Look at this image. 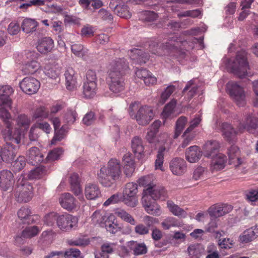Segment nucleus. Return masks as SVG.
<instances>
[{"instance_id":"51","label":"nucleus","mask_w":258,"mask_h":258,"mask_svg":"<svg viewBox=\"0 0 258 258\" xmlns=\"http://www.w3.org/2000/svg\"><path fill=\"white\" fill-rule=\"evenodd\" d=\"M46 173L45 168L44 166H38L33 170H31L28 174L30 179H39Z\"/></svg>"},{"instance_id":"49","label":"nucleus","mask_w":258,"mask_h":258,"mask_svg":"<svg viewBox=\"0 0 258 258\" xmlns=\"http://www.w3.org/2000/svg\"><path fill=\"white\" fill-rule=\"evenodd\" d=\"M190 89L187 92L188 99L190 100L196 94L198 87L197 85H194V81L191 80L187 83L186 86L182 91V93L185 94L186 92Z\"/></svg>"},{"instance_id":"47","label":"nucleus","mask_w":258,"mask_h":258,"mask_svg":"<svg viewBox=\"0 0 258 258\" xmlns=\"http://www.w3.org/2000/svg\"><path fill=\"white\" fill-rule=\"evenodd\" d=\"M158 17V14L153 11H143L140 14V19L146 22H153L156 20Z\"/></svg>"},{"instance_id":"20","label":"nucleus","mask_w":258,"mask_h":258,"mask_svg":"<svg viewBox=\"0 0 258 258\" xmlns=\"http://www.w3.org/2000/svg\"><path fill=\"white\" fill-rule=\"evenodd\" d=\"M53 47V40L49 37H45L39 39L36 45L37 50L43 54L50 52Z\"/></svg>"},{"instance_id":"42","label":"nucleus","mask_w":258,"mask_h":258,"mask_svg":"<svg viewBox=\"0 0 258 258\" xmlns=\"http://www.w3.org/2000/svg\"><path fill=\"white\" fill-rule=\"evenodd\" d=\"M165 150L166 148L164 146H161L159 148L155 163V170L160 169L161 171H164L163 164L164 161V157Z\"/></svg>"},{"instance_id":"40","label":"nucleus","mask_w":258,"mask_h":258,"mask_svg":"<svg viewBox=\"0 0 258 258\" xmlns=\"http://www.w3.org/2000/svg\"><path fill=\"white\" fill-rule=\"evenodd\" d=\"M142 203L143 207L145 209L149 208V210H159L155 200L147 193H143Z\"/></svg>"},{"instance_id":"7","label":"nucleus","mask_w":258,"mask_h":258,"mask_svg":"<svg viewBox=\"0 0 258 258\" xmlns=\"http://www.w3.org/2000/svg\"><path fill=\"white\" fill-rule=\"evenodd\" d=\"M17 185L15 196L17 202L26 203L30 201L33 197L32 186L22 175L17 180Z\"/></svg>"},{"instance_id":"16","label":"nucleus","mask_w":258,"mask_h":258,"mask_svg":"<svg viewBox=\"0 0 258 258\" xmlns=\"http://www.w3.org/2000/svg\"><path fill=\"white\" fill-rule=\"evenodd\" d=\"M227 157L222 153L213 156L210 163V169L212 172L223 169L227 162Z\"/></svg>"},{"instance_id":"26","label":"nucleus","mask_w":258,"mask_h":258,"mask_svg":"<svg viewBox=\"0 0 258 258\" xmlns=\"http://www.w3.org/2000/svg\"><path fill=\"white\" fill-rule=\"evenodd\" d=\"M61 207L66 210H73L76 208V201L74 197L70 193L62 194L59 199Z\"/></svg>"},{"instance_id":"27","label":"nucleus","mask_w":258,"mask_h":258,"mask_svg":"<svg viewBox=\"0 0 258 258\" xmlns=\"http://www.w3.org/2000/svg\"><path fill=\"white\" fill-rule=\"evenodd\" d=\"M70 182L72 191L76 196H81V197H79V199L81 201L83 200L84 197L82 195V190L80 185V180L79 175L75 173L71 174L70 178Z\"/></svg>"},{"instance_id":"41","label":"nucleus","mask_w":258,"mask_h":258,"mask_svg":"<svg viewBox=\"0 0 258 258\" xmlns=\"http://www.w3.org/2000/svg\"><path fill=\"white\" fill-rule=\"evenodd\" d=\"M72 52L77 56L81 57L84 60L88 57V49L84 48L81 44H74L71 46Z\"/></svg>"},{"instance_id":"44","label":"nucleus","mask_w":258,"mask_h":258,"mask_svg":"<svg viewBox=\"0 0 258 258\" xmlns=\"http://www.w3.org/2000/svg\"><path fill=\"white\" fill-rule=\"evenodd\" d=\"M44 73L50 78L56 79L60 74V69L55 66L47 64L44 68Z\"/></svg>"},{"instance_id":"46","label":"nucleus","mask_w":258,"mask_h":258,"mask_svg":"<svg viewBox=\"0 0 258 258\" xmlns=\"http://www.w3.org/2000/svg\"><path fill=\"white\" fill-rule=\"evenodd\" d=\"M187 122V118L183 116H180L177 119L176 122L175 134L174 135V139L177 138L181 134Z\"/></svg>"},{"instance_id":"52","label":"nucleus","mask_w":258,"mask_h":258,"mask_svg":"<svg viewBox=\"0 0 258 258\" xmlns=\"http://www.w3.org/2000/svg\"><path fill=\"white\" fill-rule=\"evenodd\" d=\"M138 183L140 186H144L145 188L153 187L155 185L152 175H147L140 178L138 180Z\"/></svg>"},{"instance_id":"24","label":"nucleus","mask_w":258,"mask_h":258,"mask_svg":"<svg viewBox=\"0 0 258 258\" xmlns=\"http://www.w3.org/2000/svg\"><path fill=\"white\" fill-rule=\"evenodd\" d=\"M202 155V152L197 146H190L185 151V158L190 163L198 162Z\"/></svg>"},{"instance_id":"8","label":"nucleus","mask_w":258,"mask_h":258,"mask_svg":"<svg viewBox=\"0 0 258 258\" xmlns=\"http://www.w3.org/2000/svg\"><path fill=\"white\" fill-rule=\"evenodd\" d=\"M138 186L136 183L128 182L126 184L123 192V202L128 207L134 208L138 204L137 194Z\"/></svg>"},{"instance_id":"18","label":"nucleus","mask_w":258,"mask_h":258,"mask_svg":"<svg viewBox=\"0 0 258 258\" xmlns=\"http://www.w3.org/2000/svg\"><path fill=\"white\" fill-rule=\"evenodd\" d=\"M144 193L148 194L155 201L158 199L164 200L167 197V192L164 187L156 184L153 187L145 188Z\"/></svg>"},{"instance_id":"15","label":"nucleus","mask_w":258,"mask_h":258,"mask_svg":"<svg viewBox=\"0 0 258 258\" xmlns=\"http://www.w3.org/2000/svg\"><path fill=\"white\" fill-rule=\"evenodd\" d=\"M13 93V88L9 85L0 87V106H5L12 108V100L10 96Z\"/></svg>"},{"instance_id":"9","label":"nucleus","mask_w":258,"mask_h":258,"mask_svg":"<svg viewBox=\"0 0 258 258\" xmlns=\"http://www.w3.org/2000/svg\"><path fill=\"white\" fill-rule=\"evenodd\" d=\"M227 88L230 97L236 102L237 105H244L245 94L243 88L236 83L229 82L227 85Z\"/></svg>"},{"instance_id":"2","label":"nucleus","mask_w":258,"mask_h":258,"mask_svg":"<svg viewBox=\"0 0 258 258\" xmlns=\"http://www.w3.org/2000/svg\"><path fill=\"white\" fill-rule=\"evenodd\" d=\"M128 69V63L124 58H115L112 60L108 66V76L106 82L111 91L118 93L125 88L123 76Z\"/></svg>"},{"instance_id":"36","label":"nucleus","mask_w":258,"mask_h":258,"mask_svg":"<svg viewBox=\"0 0 258 258\" xmlns=\"http://www.w3.org/2000/svg\"><path fill=\"white\" fill-rule=\"evenodd\" d=\"M107 231L111 233H115L120 229L119 225L117 223L116 218L113 214H110L105 220L104 225H103Z\"/></svg>"},{"instance_id":"50","label":"nucleus","mask_w":258,"mask_h":258,"mask_svg":"<svg viewBox=\"0 0 258 258\" xmlns=\"http://www.w3.org/2000/svg\"><path fill=\"white\" fill-rule=\"evenodd\" d=\"M190 89L187 92L188 99L190 100L196 94L198 87L197 85H194V81L191 80L187 83L186 86L182 91V93L185 94L186 92Z\"/></svg>"},{"instance_id":"39","label":"nucleus","mask_w":258,"mask_h":258,"mask_svg":"<svg viewBox=\"0 0 258 258\" xmlns=\"http://www.w3.org/2000/svg\"><path fill=\"white\" fill-rule=\"evenodd\" d=\"M83 89V93L86 98H93L96 94L97 84L84 82Z\"/></svg>"},{"instance_id":"64","label":"nucleus","mask_w":258,"mask_h":258,"mask_svg":"<svg viewBox=\"0 0 258 258\" xmlns=\"http://www.w3.org/2000/svg\"><path fill=\"white\" fill-rule=\"evenodd\" d=\"M98 17L102 20L111 22L113 20L112 15L107 10L101 9L98 11Z\"/></svg>"},{"instance_id":"1","label":"nucleus","mask_w":258,"mask_h":258,"mask_svg":"<svg viewBox=\"0 0 258 258\" xmlns=\"http://www.w3.org/2000/svg\"><path fill=\"white\" fill-rule=\"evenodd\" d=\"M197 41L196 38L184 39L174 34L169 36L167 41L162 46H159L156 40L150 41L149 44V51L157 55L174 53L176 56L183 58L185 57L186 52L195 47Z\"/></svg>"},{"instance_id":"17","label":"nucleus","mask_w":258,"mask_h":258,"mask_svg":"<svg viewBox=\"0 0 258 258\" xmlns=\"http://www.w3.org/2000/svg\"><path fill=\"white\" fill-rule=\"evenodd\" d=\"M169 168L173 174L181 175L186 171V162L181 158H174L170 161Z\"/></svg>"},{"instance_id":"53","label":"nucleus","mask_w":258,"mask_h":258,"mask_svg":"<svg viewBox=\"0 0 258 258\" xmlns=\"http://www.w3.org/2000/svg\"><path fill=\"white\" fill-rule=\"evenodd\" d=\"M49 110L44 106L37 108L34 112L33 117L35 119L46 118L48 116Z\"/></svg>"},{"instance_id":"14","label":"nucleus","mask_w":258,"mask_h":258,"mask_svg":"<svg viewBox=\"0 0 258 258\" xmlns=\"http://www.w3.org/2000/svg\"><path fill=\"white\" fill-rule=\"evenodd\" d=\"M14 175L12 172L8 170L0 171V187L7 191L11 189L14 184Z\"/></svg>"},{"instance_id":"38","label":"nucleus","mask_w":258,"mask_h":258,"mask_svg":"<svg viewBox=\"0 0 258 258\" xmlns=\"http://www.w3.org/2000/svg\"><path fill=\"white\" fill-rule=\"evenodd\" d=\"M18 216L22 222L26 224H31L35 223L38 220L36 215H30L28 211H18Z\"/></svg>"},{"instance_id":"25","label":"nucleus","mask_w":258,"mask_h":258,"mask_svg":"<svg viewBox=\"0 0 258 258\" xmlns=\"http://www.w3.org/2000/svg\"><path fill=\"white\" fill-rule=\"evenodd\" d=\"M220 144L218 141H208L203 147V154L205 157L209 158L218 152Z\"/></svg>"},{"instance_id":"3","label":"nucleus","mask_w":258,"mask_h":258,"mask_svg":"<svg viewBox=\"0 0 258 258\" xmlns=\"http://www.w3.org/2000/svg\"><path fill=\"white\" fill-rule=\"evenodd\" d=\"M245 131L255 135H258L257 120L252 114L244 115L237 126V131L229 123L224 122L222 124L224 138L230 143H233L237 135L243 133Z\"/></svg>"},{"instance_id":"33","label":"nucleus","mask_w":258,"mask_h":258,"mask_svg":"<svg viewBox=\"0 0 258 258\" xmlns=\"http://www.w3.org/2000/svg\"><path fill=\"white\" fill-rule=\"evenodd\" d=\"M27 157L33 165L40 164L44 160L43 155L40 150L35 147H32L29 150Z\"/></svg>"},{"instance_id":"61","label":"nucleus","mask_w":258,"mask_h":258,"mask_svg":"<svg viewBox=\"0 0 258 258\" xmlns=\"http://www.w3.org/2000/svg\"><path fill=\"white\" fill-rule=\"evenodd\" d=\"M115 214L123 220L128 222L131 224H135L134 219L125 211H118Z\"/></svg>"},{"instance_id":"13","label":"nucleus","mask_w":258,"mask_h":258,"mask_svg":"<svg viewBox=\"0 0 258 258\" xmlns=\"http://www.w3.org/2000/svg\"><path fill=\"white\" fill-rule=\"evenodd\" d=\"M78 218L71 215L59 216L57 219V225L64 231H68L76 227L78 224Z\"/></svg>"},{"instance_id":"54","label":"nucleus","mask_w":258,"mask_h":258,"mask_svg":"<svg viewBox=\"0 0 258 258\" xmlns=\"http://www.w3.org/2000/svg\"><path fill=\"white\" fill-rule=\"evenodd\" d=\"M63 153V150L62 148H55L49 152L46 157V160L50 162L58 160Z\"/></svg>"},{"instance_id":"11","label":"nucleus","mask_w":258,"mask_h":258,"mask_svg":"<svg viewBox=\"0 0 258 258\" xmlns=\"http://www.w3.org/2000/svg\"><path fill=\"white\" fill-rule=\"evenodd\" d=\"M20 87L24 92L32 95L37 92L40 87V83L35 78L27 77L20 83Z\"/></svg>"},{"instance_id":"55","label":"nucleus","mask_w":258,"mask_h":258,"mask_svg":"<svg viewBox=\"0 0 258 258\" xmlns=\"http://www.w3.org/2000/svg\"><path fill=\"white\" fill-rule=\"evenodd\" d=\"M77 112L75 110H68L64 116V122L69 125L73 124L77 117Z\"/></svg>"},{"instance_id":"5","label":"nucleus","mask_w":258,"mask_h":258,"mask_svg":"<svg viewBox=\"0 0 258 258\" xmlns=\"http://www.w3.org/2000/svg\"><path fill=\"white\" fill-rule=\"evenodd\" d=\"M247 55L245 50L238 51L231 66V72L239 78L244 77L247 74L249 65Z\"/></svg>"},{"instance_id":"30","label":"nucleus","mask_w":258,"mask_h":258,"mask_svg":"<svg viewBox=\"0 0 258 258\" xmlns=\"http://www.w3.org/2000/svg\"><path fill=\"white\" fill-rule=\"evenodd\" d=\"M39 26L38 22L33 19L25 18L21 23V28L26 34H32L35 32Z\"/></svg>"},{"instance_id":"21","label":"nucleus","mask_w":258,"mask_h":258,"mask_svg":"<svg viewBox=\"0 0 258 258\" xmlns=\"http://www.w3.org/2000/svg\"><path fill=\"white\" fill-rule=\"evenodd\" d=\"M136 75L138 78L143 80L145 85L147 86L154 85L157 83V78L145 69H137Z\"/></svg>"},{"instance_id":"29","label":"nucleus","mask_w":258,"mask_h":258,"mask_svg":"<svg viewBox=\"0 0 258 258\" xmlns=\"http://www.w3.org/2000/svg\"><path fill=\"white\" fill-rule=\"evenodd\" d=\"M229 164L234 167H238L241 164L242 161L239 157V148L234 145H232L228 150Z\"/></svg>"},{"instance_id":"6","label":"nucleus","mask_w":258,"mask_h":258,"mask_svg":"<svg viewBox=\"0 0 258 258\" xmlns=\"http://www.w3.org/2000/svg\"><path fill=\"white\" fill-rule=\"evenodd\" d=\"M0 118L3 120L6 125V128L4 130L3 134L6 140H12L16 144L21 142V133L17 131L13 133L12 123L11 122V115L8 110L4 107L0 108Z\"/></svg>"},{"instance_id":"10","label":"nucleus","mask_w":258,"mask_h":258,"mask_svg":"<svg viewBox=\"0 0 258 258\" xmlns=\"http://www.w3.org/2000/svg\"><path fill=\"white\" fill-rule=\"evenodd\" d=\"M154 113L151 107L145 105L141 106L135 114L134 118L139 124L146 125L153 119Z\"/></svg>"},{"instance_id":"23","label":"nucleus","mask_w":258,"mask_h":258,"mask_svg":"<svg viewBox=\"0 0 258 258\" xmlns=\"http://www.w3.org/2000/svg\"><path fill=\"white\" fill-rule=\"evenodd\" d=\"M128 54L132 60L141 64L145 63L149 58L148 53L137 48L130 50L128 51Z\"/></svg>"},{"instance_id":"63","label":"nucleus","mask_w":258,"mask_h":258,"mask_svg":"<svg viewBox=\"0 0 258 258\" xmlns=\"http://www.w3.org/2000/svg\"><path fill=\"white\" fill-rule=\"evenodd\" d=\"M161 225L164 229L168 230L172 227L176 226L177 223L173 217H168L161 223Z\"/></svg>"},{"instance_id":"4","label":"nucleus","mask_w":258,"mask_h":258,"mask_svg":"<svg viewBox=\"0 0 258 258\" xmlns=\"http://www.w3.org/2000/svg\"><path fill=\"white\" fill-rule=\"evenodd\" d=\"M121 175L120 161L116 159H110L106 166L102 167L98 173L100 183L106 187L110 186Z\"/></svg>"},{"instance_id":"34","label":"nucleus","mask_w":258,"mask_h":258,"mask_svg":"<svg viewBox=\"0 0 258 258\" xmlns=\"http://www.w3.org/2000/svg\"><path fill=\"white\" fill-rule=\"evenodd\" d=\"M109 7L113 10L115 14L121 18L128 19L131 17V13L129 11L128 7L125 5L119 4L114 7V4L111 2Z\"/></svg>"},{"instance_id":"37","label":"nucleus","mask_w":258,"mask_h":258,"mask_svg":"<svg viewBox=\"0 0 258 258\" xmlns=\"http://www.w3.org/2000/svg\"><path fill=\"white\" fill-rule=\"evenodd\" d=\"M39 232L40 230L36 226L27 227L22 231L20 236L16 237V240L18 241L21 238H31L37 235Z\"/></svg>"},{"instance_id":"60","label":"nucleus","mask_w":258,"mask_h":258,"mask_svg":"<svg viewBox=\"0 0 258 258\" xmlns=\"http://www.w3.org/2000/svg\"><path fill=\"white\" fill-rule=\"evenodd\" d=\"M175 87L174 85H170L168 86L164 91L162 93L161 96V101L163 103L169 98L171 95L175 91Z\"/></svg>"},{"instance_id":"32","label":"nucleus","mask_w":258,"mask_h":258,"mask_svg":"<svg viewBox=\"0 0 258 258\" xmlns=\"http://www.w3.org/2000/svg\"><path fill=\"white\" fill-rule=\"evenodd\" d=\"M258 236V227H252L244 231L239 237V241L242 243H247L254 240Z\"/></svg>"},{"instance_id":"58","label":"nucleus","mask_w":258,"mask_h":258,"mask_svg":"<svg viewBox=\"0 0 258 258\" xmlns=\"http://www.w3.org/2000/svg\"><path fill=\"white\" fill-rule=\"evenodd\" d=\"M202 15L201 11L199 9L189 10L178 14V17H190L193 18H199Z\"/></svg>"},{"instance_id":"28","label":"nucleus","mask_w":258,"mask_h":258,"mask_svg":"<svg viewBox=\"0 0 258 258\" xmlns=\"http://www.w3.org/2000/svg\"><path fill=\"white\" fill-rule=\"evenodd\" d=\"M85 196L88 200H92L101 196V191L98 185L95 183H89L85 188Z\"/></svg>"},{"instance_id":"57","label":"nucleus","mask_w":258,"mask_h":258,"mask_svg":"<svg viewBox=\"0 0 258 258\" xmlns=\"http://www.w3.org/2000/svg\"><path fill=\"white\" fill-rule=\"evenodd\" d=\"M26 161L24 156H19L14 162L13 167L16 171L21 170L26 165Z\"/></svg>"},{"instance_id":"59","label":"nucleus","mask_w":258,"mask_h":258,"mask_svg":"<svg viewBox=\"0 0 258 258\" xmlns=\"http://www.w3.org/2000/svg\"><path fill=\"white\" fill-rule=\"evenodd\" d=\"M65 258H79L81 256V251L77 248H71L63 252Z\"/></svg>"},{"instance_id":"12","label":"nucleus","mask_w":258,"mask_h":258,"mask_svg":"<svg viewBox=\"0 0 258 258\" xmlns=\"http://www.w3.org/2000/svg\"><path fill=\"white\" fill-rule=\"evenodd\" d=\"M25 57L28 59V60L25 62L22 67L23 73L25 75L34 74L40 68V63L34 59V53L32 52H25Z\"/></svg>"},{"instance_id":"45","label":"nucleus","mask_w":258,"mask_h":258,"mask_svg":"<svg viewBox=\"0 0 258 258\" xmlns=\"http://www.w3.org/2000/svg\"><path fill=\"white\" fill-rule=\"evenodd\" d=\"M176 103V100L173 99L165 105L162 113L164 118H168L173 113Z\"/></svg>"},{"instance_id":"48","label":"nucleus","mask_w":258,"mask_h":258,"mask_svg":"<svg viewBox=\"0 0 258 258\" xmlns=\"http://www.w3.org/2000/svg\"><path fill=\"white\" fill-rule=\"evenodd\" d=\"M68 128L67 125H63L60 130L55 131V134L51 141L52 145H55L57 142L61 141L66 136V132Z\"/></svg>"},{"instance_id":"62","label":"nucleus","mask_w":258,"mask_h":258,"mask_svg":"<svg viewBox=\"0 0 258 258\" xmlns=\"http://www.w3.org/2000/svg\"><path fill=\"white\" fill-rule=\"evenodd\" d=\"M134 243L135 246L133 249L135 255L143 254L147 252V247L144 243H137V242H134Z\"/></svg>"},{"instance_id":"35","label":"nucleus","mask_w":258,"mask_h":258,"mask_svg":"<svg viewBox=\"0 0 258 258\" xmlns=\"http://www.w3.org/2000/svg\"><path fill=\"white\" fill-rule=\"evenodd\" d=\"M66 88L69 90L74 89L77 83L75 72L72 68L68 67L64 73Z\"/></svg>"},{"instance_id":"43","label":"nucleus","mask_w":258,"mask_h":258,"mask_svg":"<svg viewBox=\"0 0 258 258\" xmlns=\"http://www.w3.org/2000/svg\"><path fill=\"white\" fill-rule=\"evenodd\" d=\"M109 215L104 211H95L92 216V218L95 222L98 223L100 226L103 227L105 220H107V216Z\"/></svg>"},{"instance_id":"22","label":"nucleus","mask_w":258,"mask_h":258,"mask_svg":"<svg viewBox=\"0 0 258 258\" xmlns=\"http://www.w3.org/2000/svg\"><path fill=\"white\" fill-rule=\"evenodd\" d=\"M131 147L137 158L141 159L144 157V146L143 140L140 137L136 136L133 138L131 142Z\"/></svg>"},{"instance_id":"56","label":"nucleus","mask_w":258,"mask_h":258,"mask_svg":"<svg viewBox=\"0 0 258 258\" xmlns=\"http://www.w3.org/2000/svg\"><path fill=\"white\" fill-rule=\"evenodd\" d=\"M33 126L36 130L37 128L40 129L46 134H49L51 130L50 124L44 121H37Z\"/></svg>"},{"instance_id":"31","label":"nucleus","mask_w":258,"mask_h":258,"mask_svg":"<svg viewBox=\"0 0 258 258\" xmlns=\"http://www.w3.org/2000/svg\"><path fill=\"white\" fill-rule=\"evenodd\" d=\"M16 122L19 130H16L14 133L20 131L21 137L22 136V131H27L31 123V117L25 114H20L16 118Z\"/></svg>"},{"instance_id":"19","label":"nucleus","mask_w":258,"mask_h":258,"mask_svg":"<svg viewBox=\"0 0 258 258\" xmlns=\"http://www.w3.org/2000/svg\"><path fill=\"white\" fill-rule=\"evenodd\" d=\"M11 143H7L3 147L2 153V162L11 163L14 159L17 153V147H14L12 144L15 143L12 140Z\"/></svg>"}]
</instances>
